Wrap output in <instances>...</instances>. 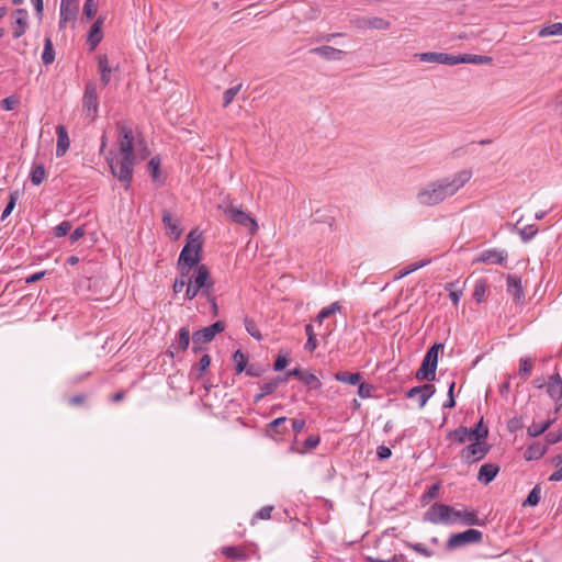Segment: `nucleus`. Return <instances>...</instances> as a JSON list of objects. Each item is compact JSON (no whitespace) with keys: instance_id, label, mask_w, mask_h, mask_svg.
Wrapping results in <instances>:
<instances>
[{"instance_id":"f257e3e1","label":"nucleus","mask_w":562,"mask_h":562,"mask_svg":"<svg viewBox=\"0 0 562 562\" xmlns=\"http://www.w3.org/2000/svg\"><path fill=\"white\" fill-rule=\"evenodd\" d=\"M117 151H110L108 164L112 175L130 189L133 179V167L135 164L134 137L132 128L125 122H117Z\"/></svg>"},{"instance_id":"f03ea898","label":"nucleus","mask_w":562,"mask_h":562,"mask_svg":"<svg viewBox=\"0 0 562 562\" xmlns=\"http://www.w3.org/2000/svg\"><path fill=\"white\" fill-rule=\"evenodd\" d=\"M471 178L472 171L470 169H463L454 175L437 179L423 187L418 191L416 200L420 205H437L453 196Z\"/></svg>"},{"instance_id":"7ed1b4c3","label":"nucleus","mask_w":562,"mask_h":562,"mask_svg":"<svg viewBox=\"0 0 562 562\" xmlns=\"http://www.w3.org/2000/svg\"><path fill=\"white\" fill-rule=\"evenodd\" d=\"M201 235L196 234L195 231H191L187 236V244L180 252L177 263L178 269H187L191 271L193 267L198 268L201 260Z\"/></svg>"},{"instance_id":"20e7f679","label":"nucleus","mask_w":562,"mask_h":562,"mask_svg":"<svg viewBox=\"0 0 562 562\" xmlns=\"http://www.w3.org/2000/svg\"><path fill=\"white\" fill-rule=\"evenodd\" d=\"M213 284L209 268L205 265H200L195 273L189 278V283L186 289V299L191 301L199 292H201L204 297L210 299Z\"/></svg>"},{"instance_id":"39448f33","label":"nucleus","mask_w":562,"mask_h":562,"mask_svg":"<svg viewBox=\"0 0 562 562\" xmlns=\"http://www.w3.org/2000/svg\"><path fill=\"white\" fill-rule=\"evenodd\" d=\"M443 349L442 344L432 345L426 352L415 378L417 380L434 381L436 378V370L438 364V352Z\"/></svg>"},{"instance_id":"423d86ee","label":"nucleus","mask_w":562,"mask_h":562,"mask_svg":"<svg viewBox=\"0 0 562 562\" xmlns=\"http://www.w3.org/2000/svg\"><path fill=\"white\" fill-rule=\"evenodd\" d=\"M454 507L442 503H434L424 514V520L435 525H452Z\"/></svg>"},{"instance_id":"0eeeda50","label":"nucleus","mask_w":562,"mask_h":562,"mask_svg":"<svg viewBox=\"0 0 562 562\" xmlns=\"http://www.w3.org/2000/svg\"><path fill=\"white\" fill-rule=\"evenodd\" d=\"M218 207L223 210L224 215L229 221L248 228L251 235H254L257 232V222L241 209H238L236 205L232 203L227 205H220Z\"/></svg>"},{"instance_id":"6e6552de","label":"nucleus","mask_w":562,"mask_h":562,"mask_svg":"<svg viewBox=\"0 0 562 562\" xmlns=\"http://www.w3.org/2000/svg\"><path fill=\"white\" fill-rule=\"evenodd\" d=\"M224 324L218 321L211 326L204 327L203 329L196 330L192 335L193 351L198 353L202 349V345L211 342L214 337L224 330Z\"/></svg>"},{"instance_id":"1a4fd4ad","label":"nucleus","mask_w":562,"mask_h":562,"mask_svg":"<svg viewBox=\"0 0 562 562\" xmlns=\"http://www.w3.org/2000/svg\"><path fill=\"white\" fill-rule=\"evenodd\" d=\"M490 448L486 441H473L461 450L460 458L463 462L471 464L485 458Z\"/></svg>"},{"instance_id":"9d476101","label":"nucleus","mask_w":562,"mask_h":562,"mask_svg":"<svg viewBox=\"0 0 562 562\" xmlns=\"http://www.w3.org/2000/svg\"><path fill=\"white\" fill-rule=\"evenodd\" d=\"M483 539V533L476 529H468L463 532L453 533L447 541L448 549L460 548L470 543H480Z\"/></svg>"},{"instance_id":"9b49d317","label":"nucleus","mask_w":562,"mask_h":562,"mask_svg":"<svg viewBox=\"0 0 562 562\" xmlns=\"http://www.w3.org/2000/svg\"><path fill=\"white\" fill-rule=\"evenodd\" d=\"M82 110L87 117L95 119L99 110L97 85L90 81L86 86L82 98Z\"/></svg>"},{"instance_id":"f8f14e48","label":"nucleus","mask_w":562,"mask_h":562,"mask_svg":"<svg viewBox=\"0 0 562 562\" xmlns=\"http://www.w3.org/2000/svg\"><path fill=\"white\" fill-rule=\"evenodd\" d=\"M546 389L555 404L554 414H557L562 408V379L558 372L549 376Z\"/></svg>"},{"instance_id":"ddd939ff","label":"nucleus","mask_w":562,"mask_h":562,"mask_svg":"<svg viewBox=\"0 0 562 562\" xmlns=\"http://www.w3.org/2000/svg\"><path fill=\"white\" fill-rule=\"evenodd\" d=\"M352 24L359 30H389L391 26L389 21L379 16H358Z\"/></svg>"},{"instance_id":"4468645a","label":"nucleus","mask_w":562,"mask_h":562,"mask_svg":"<svg viewBox=\"0 0 562 562\" xmlns=\"http://www.w3.org/2000/svg\"><path fill=\"white\" fill-rule=\"evenodd\" d=\"M507 258L508 254L504 249H485L473 260V263L482 262L502 266L507 261Z\"/></svg>"},{"instance_id":"2eb2a0df","label":"nucleus","mask_w":562,"mask_h":562,"mask_svg":"<svg viewBox=\"0 0 562 562\" xmlns=\"http://www.w3.org/2000/svg\"><path fill=\"white\" fill-rule=\"evenodd\" d=\"M436 389L432 384H424L419 386H414L406 391L405 395L407 398H415L418 400V406L419 408H423L428 400L435 394Z\"/></svg>"},{"instance_id":"dca6fc26","label":"nucleus","mask_w":562,"mask_h":562,"mask_svg":"<svg viewBox=\"0 0 562 562\" xmlns=\"http://www.w3.org/2000/svg\"><path fill=\"white\" fill-rule=\"evenodd\" d=\"M13 37H21L29 27V13L25 9H16L12 13Z\"/></svg>"},{"instance_id":"f3484780","label":"nucleus","mask_w":562,"mask_h":562,"mask_svg":"<svg viewBox=\"0 0 562 562\" xmlns=\"http://www.w3.org/2000/svg\"><path fill=\"white\" fill-rule=\"evenodd\" d=\"M79 0H61L60 2V29L65 27L67 21L74 20L78 13Z\"/></svg>"},{"instance_id":"a211bd4d","label":"nucleus","mask_w":562,"mask_h":562,"mask_svg":"<svg viewBox=\"0 0 562 562\" xmlns=\"http://www.w3.org/2000/svg\"><path fill=\"white\" fill-rule=\"evenodd\" d=\"M454 513L456 515H452L453 524L460 521L462 525L465 526L482 525V521L480 520L477 514L473 510L454 508Z\"/></svg>"},{"instance_id":"6ab92c4d","label":"nucleus","mask_w":562,"mask_h":562,"mask_svg":"<svg viewBox=\"0 0 562 562\" xmlns=\"http://www.w3.org/2000/svg\"><path fill=\"white\" fill-rule=\"evenodd\" d=\"M311 53L327 60H340L346 55V52L326 45L312 48Z\"/></svg>"},{"instance_id":"aec40b11","label":"nucleus","mask_w":562,"mask_h":562,"mask_svg":"<svg viewBox=\"0 0 562 562\" xmlns=\"http://www.w3.org/2000/svg\"><path fill=\"white\" fill-rule=\"evenodd\" d=\"M506 281L507 292L512 294L517 302L524 299L525 293L521 285V278L516 274H508Z\"/></svg>"},{"instance_id":"412c9836","label":"nucleus","mask_w":562,"mask_h":562,"mask_svg":"<svg viewBox=\"0 0 562 562\" xmlns=\"http://www.w3.org/2000/svg\"><path fill=\"white\" fill-rule=\"evenodd\" d=\"M56 133H57L56 156L63 157L67 153V150L70 146L69 136H68L67 130L64 125H58L56 127Z\"/></svg>"},{"instance_id":"4be33fe9","label":"nucleus","mask_w":562,"mask_h":562,"mask_svg":"<svg viewBox=\"0 0 562 562\" xmlns=\"http://www.w3.org/2000/svg\"><path fill=\"white\" fill-rule=\"evenodd\" d=\"M498 471V465L493 463H485L479 470L477 480L484 484H488L495 479Z\"/></svg>"},{"instance_id":"5701e85b","label":"nucleus","mask_w":562,"mask_h":562,"mask_svg":"<svg viewBox=\"0 0 562 562\" xmlns=\"http://www.w3.org/2000/svg\"><path fill=\"white\" fill-rule=\"evenodd\" d=\"M221 553L225 555L228 559L235 560V561H246L249 559L248 553L243 547H223L221 549Z\"/></svg>"},{"instance_id":"b1692460","label":"nucleus","mask_w":562,"mask_h":562,"mask_svg":"<svg viewBox=\"0 0 562 562\" xmlns=\"http://www.w3.org/2000/svg\"><path fill=\"white\" fill-rule=\"evenodd\" d=\"M190 344V330L188 327H181L177 340L170 346L177 352L188 349Z\"/></svg>"},{"instance_id":"393cba45","label":"nucleus","mask_w":562,"mask_h":562,"mask_svg":"<svg viewBox=\"0 0 562 562\" xmlns=\"http://www.w3.org/2000/svg\"><path fill=\"white\" fill-rule=\"evenodd\" d=\"M102 23L103 19L100 16L97 19V21L92 24L89 31L88 36V43L91 45V48L93 49L102 40Z\"/></svg>"},{"instance_id":"a878e982","label":"nucleus","mask_w":562,"mask_h":562,"mask_svg":"<svg viewBox=\"0 0 562 562\" xmlns=\"http://www.w3.org/2000/svg\"><path fill=\"white\" fill-rule=\"evenodd\" d=\"M162 223L171 238L178 239L180 237L181 229L178 227V225L173 221L172 215L169 211H166V210L164 211Z\"/></svg>"},{"instance_id":"bb28decb","label":"nucleus","mask_w":562,"mask_h":562,"mask_svg":"<svg viewBox=\"0 0 562 562\" xmlns=\"http://www.w3.org/2000/svg\"><path fill=\"white\" fill-rule=\"evenodd\" d=\"M555 422V417H548L547 420L543 423H536L532 422V424L527 428V434L530 437H538L542 435L549 427Z\"/></svg>"},{"instance_id":"cd10ccee","label":"nucleus","mask_w":562,"mask_h":562,"mask_svg":"<svg viewBox=\"0 0 562 562\" xmlns=\"http://www.w3.org/2000/svg\"><path fill=\"white\" fill-rule=\"evenodd\" d=\"M285 423V417H279L273 419L271 423L268 424L267 435L270 436L271 438H274V435H283L288 430Z\"/></svg>"},{"instance_id":"c85d7f7f","label":"nucleus","mask_w":562,"mask_h":562,"mask_svg":"<svg viewBox=\"0 0 562 562\" xmlns=\"http://www.w3.org/2000/svg\"><path fill=\"white\" fill-rule=\"evenodd\" d=\"M488 435V429L483 425L481 419L474 428L469 430L470 441H485Z\"/></svg>"},{"instance_id":"c756f323","label":"nucleus","mask_w":562,"mask_h":562,"mask_svg":"<svg viewBox=\"0 0 562 562\" xmlns=\"http://www.w3.org/2000/svg\"><path fill=\"white\" fill-rule=\"evenodd\" d=\"M99 71H100L101 83L103 86H106L110 82V77H111V71H112L106 56L99 57Z\"/></svg>"},{"instance_id":"7c9ffc66","label":"nucleus","mask_w":562,"mask_h":562,"mask_svg":"<svg viewBox=\"0 0 562 562\" xmlns=\"http://www.w3.org/2000/svg\"><path fill=\"white\" fill-rule=\"evenodd\" d=\"M180 271L179 277L176 278L172 290L175 293H180L184 288L187 289L190 278V270L178 269Z\"/></svg>"},{"instance_id":"2f4dec72","label":"nucleus","mask_w":562,"mask_h":562,"mask_svg":"<svg viewBox=\"0 0 562 562\" xmlns=\"http://www.w3.org/2000/svg\"><path fill=\"white\" fill-rule=\"evenodd\" d=\"M335 379L342 383L356 385V384L360 383L361 374L360 373H351L349 371H341V372L336 373Z\"/></svg>"},{"instance_id":"473e14b6","label":"nucleus","mask_w":562,"mask_h":562,"mask_svg":"<svg viewBox=\"0 0 562 562\" xmlns=\"http://www.w3.org/2000/svg\"><path fill=\"white\" fill-rule=\"evenodd\" d=\"M547 451V447L540 443H533L529 446L525 452V458L527 460H537L540 459Z\"/></svg>"},{"instance_id":"72a5a7b5","label":"nucleus","mask_w":562,"mask_h":562,"mask_svg":"<svg viewBox=\"0 0 562 562\" xmlns=\"http://www.w3.org/2000/svg\"><path fill=\"white\" fill-rule=\"evenodd\" d=\"M487 290V282L485 279H479L476 280L474 284L473 290V299L476 301V303H482L485 301V293Z\"/></svg>"},{"instance_id":"f704fd0d","label":"nucleus","mask_w":562,"mask_h":562,"mask_svg":"<svg viewBox=\"0 0 562 562\" xmlns=\"http://www.w3.org/2000/svg\"><path fill=\"white\" fill-rule=\"evenodd\" d=\"M532 368H533V362L531 360V358L529 357H522L519 359V370H518V375L522 379V380H527L532 371Z\"/></svg>"},{"instance_id":"c9c22d12","label":"nucleus","mask_w":562,"mask_h":562,"mask_svg":"<svg viewBox=\"0 0 562 562\" xmlns=\"http://www.w3.org/2000/svg\"><path fill=\"white\" fill-rule=\"evenodd\" d=\"M448 438L458 443H463L467 440H470L469 429L467 427L460 426L457 429L450 431L448 434Z\"/></svg>"},{"instance_id":"e433bc0d","label":"nucleus","mask_w":562,"mask_h":562,"mask_svg":"<svg viewBox=\"0 0 562 562\" xmlns=\"http://www.w3.org/2000/svg\"><path fill=\"white\" fill-rule=\"evenodd\" d=\"M55 59V52L53 47V42L49 37L45 38L44 50L42 54V60L44 65H50Z\"/></svg>"},{"instance_id":"4c0bfd02","label":"nucleus","mask_w":562,"mask_h":562,"mask_svg":"<svg viewBox=\"0 0 562 562\" xmlns=\"http://www.w3.org/2000/svg\"><path fill=\"white\" fill-rule=\"evenodd\" d=\"M341 310V305L339 302H334L329 306L324 307L321 310V312L317 314L315 322L323 323V321L330 315L335 314L336 312H339Z\"/></svg>"},{"instance_id":"58836bf2","label":"nucleus","mask_w":562,"mask_h":562,"mask_svg":"<svg viewBox=\"0 0 562 562\" xmlns=\"http://www.w3.org/2000/svg\"><path fill=\"white\" fill-rule=\"evenodd\" d=\"M538 35L540 37L562 35V23H553L544 26L539 31Z\"/></svg>"},{"instance_id":"ea45409f","label":"nucleus","mask_w":562,"mask_h":562,"mask_svg":"<svg viewBox=\"0 0 562 562\" xmlns=\"http://www.w3.org/2000/svg\"><path fill=\"white\" fill-rule=\"evenodd\" d=\"M46 178V171L43 165L34 166L31 172V181L34 186H40Z\"/></svg>"},{"instance_id":"a19ab883","label":"nucleus","mask_w":562,"mask_h":562,"mask_svg":"<svg viewBox=\"0 0 562 562\" xmlns=\"http://www.w3.org/2000/svg\"><path fill=\"white\" fill-rule=\"evenodd\" d=\"M492 61V57L490 56H483V55H471V54H463L462 55V64L469 63V64H490Z\"/></svg>"},{"instance_id":"79ce46f5","label":"nucleus","mask_w":562,"mask_h":562,"mask_svg":"<svg viewBox=\"0 0 562 562\" xmlns=\"http://www.w3.org/2000/svg\"><path fill=\"white\" fill-rule=\"evenodd\" d=\"M540 498H541V488L539 485H536L531 490V492L529 493L527 498L524 501L522 506H531V507L536 506L539 504Z\"/></svg>"},{"instance_id":"37998d69","label":"nucleus","mask_w":562,"mask_h":562,"mask_svg":"<svg viewBox=\"0 0 562 562\" xmlns=\"http://www.w3.org/2000/svg\"><path fill=\"white\" fill-rule=\"evenodd\" d=\"M233 360L235 362V369L238 374L247 369L248 359L240 350L235 351L233 355Z\"/></svg>"},{"instance_id":"c03bdc74","label":"nucleus","mask_w":562,"mask_h":562,"mask_svg":"<svg viewBox=\"0 0 562 562\" xmlns=\"http://www.w3.org/2000/svg\"><path fill=\"white\" fill-rule=\"evenodd\" d=\"M280 382H281V379L277 378V379H274V380H272L270 382H267V383L262 384L261 385V393L259 395H257V400H260L263 396L273 393L277 390V387H278Z\"/></svg>"},{"instance_id":"a18cd8bd","label":"nucleus","mask_w":562,"mask_h":562,"mask_svg":"<svg viewBox=\"0 0 562 562\" xmlns=\"http://www.w3.org/2000/svg\"><path fill=\"white\" fill-rule=\"evenodd\" d=\"M241 85H237L235 87L228 88L223 93V106L227 108L234 100V98L237 95V93L240 91Z\"/></svg>"},{"instance_id":"49530a36","label":"nucleus","mask_w":562,"mask_h":562,"mask_svg":"<svg viewBox=\"0 0 562 562\" xmlns=\"http://www.w3.org/2000/svg\"><path fill=\"white\" fill-rule=\"evenodd\" d=\"M441 54L442 53L428 52V53L416 54L415 56L420 61H424V63L441 64Z\"/></svg>"},{"instance_id":"de8ad7c7","label":"nucleus","mask_w":562,"mask_h":562,"mask_svg":"<svg viewBox=\"0 0 562 562\" xmlns=\"http://www.w3.org/2000/svg\"><path fill=\"white\" fill-rule=\"evenodd\" d=\"M301 381L311 390H317L322 386L321 381L313 373H304Z\"/></svg>"},{"instance_id":"09e8293b","label":"nucleus","mask_w":562,"mask_h":562,"mask_svg":"<svg viewBox=\"0 0 562 562\" xmlns=\"http://www.w3.org/2000/svg\"><path fill=\"white\" fill-rule=\"evenodd\" d=\"M272 510H273V506L272 505L263 506L262 508H260L254 515V517L251 518L250 524L255 525L256 521L259 520V519H262V520L269 519L271 517Z\"/></svg>"},{"instance_id":"8fccbe9b","label":"nucleus","mask_w":562,"mask_h":562,"mask_svg":"<svg viewBox=\"0 0 562 562\" xmlns=\"http://www.w3.org/2000/svg\"><path fill=\"white\" fill-rule=\"evenodd\" d=\"M19 198V191H14L10 194L9 202L2 212L1 220L4 221L13 211Z\"/></svg>"},{"instance_id":"3c124183","label":"nucleus","mask_w":562,"mask_h":562,"mask_svg":"<svg viewBox=\"0 0 562 562\" xmlns=\"http://www.w3.org/2000/svg\"><path fill=\"white\" fill-rule=\"evenodd\" d=\"M245 327L249 335H251L257 340L261 339L260 330L258 329L256 323L250 318H245Z\"/></svg>"},{"instance_id":"603ef678","label":"nucleus","mask_w":562,"mask_h":562,"mask_svg":"<svg viewBox=\"0 0 562 562\" xmlns=\"http://www.w3.org/2000/svg\"><path fill=\"white\" fill-rule=\"evenodd\" d=\"M159 167L160 160L157 157L151 158L150 161L148 162V168L154 181L159 180Z\"/></svg>"},{"instance_id":"864d4df0","label":"nucleus","mask_w":562,"mask_h":562,"mask_svg":"<svg viewBox=\"0 0 562 562\" xmlns=\"http://www.w3.org/2000/svg\"><path fill=\"white\" fill-rule=\"evenodd\" d=\"M537 228L533 225H527L519 231V235L524 241L530 240L536 234Z\"/></svg>"},{"instance_id":"5fc2aeb1","label":"nucleus","mask_w":562,"mask_h":562,"mask_svg":"<svg viewBox=\"0 0 562 562\" xmlns=\"http://www.w3.org/2000/svg\"><path fill=\"white\" fill-rule=\"evenodd\" d=\"M71 227H72V225L69 221L61 222L59 225H57L55 227V236H57V237L66 236L70 232Z\"/></svg>"},{"instance_id":"6e6d98bb","label":"nucleus","mask_w":562,"mask_h":562,"mask_svg":"<svg viewBox=\"0 0 562 562\" xmlns=\"http://www.w3.org/2000/svg\"><path fill=\"white\" fill-rule=\"evenodd\" d=\"M211 364V357L209 355H204L200 358L199 360V363H198V371L199 373L196 374V378L200 379L204 371L210 367Z\"/></svg>"},{"instance_id":"4d7b16f0","label":"nucleus","mask_w":562,"mask_h":562,"mask_svg":"<svg viewBox=\"0 0 562 562\" xmlns=\"http://www.w3.org/2000/svg\"><path fill=\"white\" fill-rule=\"evenodd\" d=\"M462 63V55H450L442 53L441 54V64L443 65H457Z\"/></svg>"},{"instance_id":"13d9d810","label":"nucleus","mask_w":562,"mask_h":562,"mask_svg":"<svg viewBox=\"0 0 562 562\" xmlns=\"http://www.w3.org/2000/svg\"><path fill=\"white\" fill-rule=\"evenodd\" d=\"M549 480L554 482L562 480V454L557 457L555 471L550 475Z\"/></svg>"},{"instance_id":"bf43d9fd","label":"nucleus","mask_w":562,"mask_h":562,"mask_svg":"<svg viewBox=\"0 0 562 562\" xmlns=\"http://www.w3.org/2000/svg\"><path fill=\"white\" fill-rule=\"evenodd\" d=\"M97 13V5L94 3V0H86L83 5V14L88 19H92Z\"/></svg>"},{"instance_id":"052dcab7","label":"nucleus","mask_w":562,"mask_h":562,"mask_svg":"<svg viewBox=\"0 0 562 562\" xmlns=\"http://www.w3.org/2000/svg\"><path fill=\"white\" fill-rule=\"evenodd\" d=\"M373 391V385L369 384V383H359V387H358V395L361 397V398H368L371 396V393Z\"/></svg>"},{"instance_id":"680f3d73","label":"nucleus","mask_w":562,"mask_h":562,"mask_svg":"<svg viewBox=\"0 0 562 562\" xmlns=\"http://www.w3.org/2000/svg\"><path fill=\"white\" fill-rule=\"evenodd\" d=\"M409 547L417 553L424 555V557H431L432 555V552L427 549L423 543H413V544H409Z\"/></svg>"},{"instance_id":"e2e57ef3","label":"nucleus","mask_w":562,"mask_h":562,"mask_svg":"<svg viewBox=\"0 0 562 562\" xmlns=\"http://www.w3.org/2000/svg\"><path fill=\"white\" fill-rule=\"evenodd\" d=\"M426 265V262L422 261V262H418V263H414V265H411L409 267H407L406 269H403L400 271V276L397 278H402V277H405L407 274H409L411 272L424 267Z\"/></svg>"},{"instance_id":"0e129e2a","label":"nucleus","mask_w":562,"mask_h":562,"mask_svg":"<svg viewBox=\"0 0 562 562\" xmlns=\"http://www.w3.org/2000/svg\"><path fill=\"white\" fill-rule=\"evenodd\" d=\"M318 443H319L318 436H310L308 438L305 439L304 447L307 450H312V449H315L318 446Z\"/></svg>"},{"instance_id":"69168bd1","label":"nucleus","mask_w":562,"mask_h":562,"mask_svg":"<svg viewBox=\"0 0 562 562\" xmlns=\"http://www.w3.org/2000/svg\"><path fill=\"white\" fill-rule=\"evenodd\" d=\"M16 102L18 101L14 97H8L1 101V106L7 111H11L15 106Z\"/></svg>"},{"instance_id":"338daca9","label":"nucleus","mask_w":562,"mask_h":562,"mask_svg":"<svg viewBox=\"0 0 562 562\" xmlns=\"http://www.w3.org/2000/svg\"><path fill=\"white\" fill-rule=\"evenodd\" d=\"M376 454L379 459L384 460L391 457L392 452L391 449L386 446H379L376 449Z\"/></svg>"},{"instance_id":"774afa93","label":"nucleus","mask_w":562,"mask_h":562,"mask_svg":"<svg viewBox=\"0 0 562 562\" xmlns=\"http://www.w3.org/2000/svg\"><path fill=\"white\" fill-rule=\"evenodd\" d=\"M440 486L439 484H432L428 491L424 494V499L426 498H436L439 494Z\"/></svg>"}]
</instances>
